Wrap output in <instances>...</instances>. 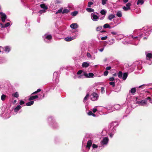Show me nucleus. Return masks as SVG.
Segmentation results:
<instances>
[{"label": "nucleus", "instance_id": "nucleus-49", "mask_svg": "<svg viewBox=\"0 0 152 152\" xmlns=\"http://www.w3.org/2000/svg\"><path fill=\"white\" fill-rule=\"evenodd\" d=\"M101 92L102 94H104V87H101Z\"/></svg>", "mask_w": 152, "mask_h": 152}, {"label": "nucleus", "instance_id": "nucleus-10", "mask_svg": "<svg viewBox=\"0 0 152 152\" xmlns=\"http://www.w3.org/2000/svg\"><path fill=\"white\" fill-rule=\"evenodd\" d=\"M44 97V94H43V95H40V96H38V95H35V96H31L28 98V100L29 101H31L37 98L38 97H39V99H42Z\"/></svg>", "mask_w": 152, "mask_h": 152}, {"label": "nucleus", "instance_id": "nucleus-2", "mask_svg": "<svg viewBox=\"0 0 152 152\" xmlns=\"http://www.w3.org/2000/svg\"><path fill=\"white\" fill-rule=\"evenodd\" d=\"M143 34H141L139 37H133V36H131L130 37L131 41H129L128 38H127L126 40L123 42V43L124 44H131L133 45H138L139 41L140 40L141 37L143 36Z\"/></svg>", "mask_w": 152, "mask_h": 152}, {"label": "nucleus", "instance_id": "nucleus-16", "mask_svg": "<svg viewBox=\"0 0 152 152\" xmlns=\"http://www.w3.org/2000/svg\"><path fill=\"white\" fill-rule=\"evenodd\" d=\"M4 113L3 112L1 114V117L4 118H8L10 117V115L9 113H5L4 114Z\"/></svg>", "mask_w": 152, "mask_h": 152}, {"label": "nucleus", "instance_id": "nucleus-48", "mask_svg": "<svg viewBox=\"0 0 152 152\" xmlns=\"http://www.w3.org/2000/svg\"><path fill=\"white\" fill-rule=\"evenodd\" d=\"M123 9L125 11H127L128 10H129L130 9L129 8L127 7H126L125 6H124L123 7Z\"/></svg>", "mask_w": 152, "mask_h": 152}, {"label": "nucleus", "instance_id": "nucleus-38", "mask_svg": "<svg viewBox=\"0 0 152 152\" xmlns=\"http://www.w3.org/2000/svg\"><path fill=\"white\" fill-rule=\"evenodd\" d=\"M116 15L119 17H121L122 16L121 12L120 11H118L116 13Z\"/></svg>", "mask_w": 152, "mask_h": 152}, {"label": "nucleus", "instance_id": "nucleus-59", "mask_svg": "<svg viewBox=\"0 0 152 152\" xmlns=\"http://www.w3.org/2000/svg\"><path fill=\"white\" fill-rule=\"evenodd\" d=\"M56 3H61V1L58 0H56Z\"/></svg>", "mask_w": 152, "mask_h": 152}, {"label": "nucleus", "instance_id": "nucleus-29", "mask_svg": "<svg viewBox=\"0 0 152 152\" xmlns=\"http://www.w3.org/2000/svg\"><path fill=\"white\" fill-rule=\"evenodd\" d=\"M86 56L88 58H91V59H94L95 58V56H94L93 57H92L91 54L88 52L87 53Z\"/></svg>", "mask_w": 152, "mask_h": 152}, {"label": "nucleus", "instance_id": "nucleus-15", "mask_svg": "<svg viewBox=\"0 0 152 152\" xmlns=\"http://www.w3.org/2000/svg\"><path fill=\"white\" fill-rule=\"evenodd\" d=\"M84 72H83L82 70H79L77 73V75H80V76L78 77V78H84V76L83 74Z\"/></svg>", "mask_w": 152, "mask_h": 152}, {"label": "nucleus", "instance_id": "nucleus-32", "mask_svg": "<svg viewBox=\"0 0 152 152\" xmlns=\"http://www.w3.org/2000/svg\"><path fill=\"white\" fill-rule=\"evenodd\" d=\"M103 28H108L110 29L111 28L110 26L108 23L104 24L103 26Z\"/></svg>", "mask_w": 152, "mask_h": 152}, {"label": "nucleus", "instance_id": "nucleus-52", "mask_svg": "<svg viewBox=\"0 0 152 152\" xmlns=\"http://www.w3.org/2000/svg\"><path fill=\"white\" fill-rule=\"evenodd\" d=\"M107 36L104 37H102L101 38V40H106L107 39Z\"/></svg>", "mask_w": 152, "mask_h": 152}, {"label": "nucleus", "instance_id": "nucleus-33", "mask_svg": "<svg viewBox=\"0 0 152 152\" xmlns=\"http://www.w3.org/2000/svg\"><path fill=\"white\" fill-rule=\"evenodd\" d=\"M89 66V64L86 62H83L82 66L83 67H87Z\"/></svg>", "mask_w": 152, "mask_h": 152}, {"label": "nucleus", "instance_id": "nucleus-11", "mask_svg": "<svg viewBox=\"0 0 152 152\" xmlns=\"http://www.w3.org/2000/svg\"><path fill=\"white\" fill-rule=\"evenodd\" d=\"M59 76L56 72H54L53 74V80H55L56 82L57 83L59 81Z\"/></svg>", "mask_w": 152, "mask_h": 152}, {"label": "nucleus", "instance_id": "nucleus-36", "mask_svg": "<svg viewBox=\"0 0 152 152\" xmlns=\"http://www.w3.org/2000/svg\"><path fill=\"white\" fill-rule=\"evenodd\" d=\"M86 10L89 12H94V9L91 8H86Z\"/></svg>", "mask_w": 152, "mask_h": 152}, {"label": "nucleus", "instance_id": "nucleus-9", "mask_svg": "<svg viewBox=\"0 0 152 152\" xmlns=\"http://www.w3.org/2000/svg\"><path fill=\"white\" fill-rule=\"evenodd\" d=\"M98 95L95 93H94L90 95V99L93 101L96 100L98 99Z\"/></svg>", "mask_w": 152, "mask_h": 152}, {"label": "nucleus", "instance_id": "nucleus-37", "mask_svg": "<svg viewBox=\"0 0 152 152\" xmlns=\"http://www.w3.org/2000/svg\"><path fill=\"white\" fill-rule=\"evenodd\" d=\"M34 101H31L29 102L26 103V105L28 106H31V105H32V104H34Z\"/></svg>", "mask_w": 152, "mask_h": 152}, {"label": "nucleus", "instance_id": "nucleus-7", "mask_svg": "<svg viewBox=\"0 0 152 152\" xmlns=\"http://www.w3.org/2000/svg\"><path fill=\"white\" fill-rule=\"evenodd\" d=\"M118 75L119 78H122L123 80H125L128 76V73L125 72L123 74L122 72L120 71L118 72Z\"/></svg>", "mask_w": 152, "mask_h": 152}, {"label": "nucleus", "instance_id": "nucleus-43", "mask_svg": "<svg viewBox=\"0 0 152 152\" xmlns=\"http://www.w3.org/2000/svg\"><path fill=\"white\" fill-rule=\"evenodd\" d=\"M41 91V89L40 88L38 89L37 91H36L34 92H33L32 94H36L39 92Z\"/></svg>", "mask_w": 152, "mask_h": 152}, {"label": "nucleus", "instance_id": "nucleus-56", "mask_svg": "<svg viewBox=\"0 0 152 152\" xmlns=\"http://www.w3.org/2000/svg\"><path fill=\"white\" fill-rule=\"evenodd\" d=\"M97 110L96 108L94 107V108L92 110V112L94 113H95L97 111Z\"/></svg>", "mask_w": 152, "mask_h": 152}, {"label": "nucleus", "instance_id": "nucleus-54", "mask_svg": "<svg viewBox=\"0 0 152 152\" xmlns=\"http://www.w3.org/2000/svg\"><path fill=\"white\" fill-rule=\"evenodd\" d=\"M107 0H102V4L103 5H104L106 4V2Z\"/></svg>", "mask_w": 152, "mask_h": 152}, {"label": "nucleus", "instance_id": "nucleus-27", "mask_svg": "<svg viewBox=\"0 0 152 152\" xmlns=\"http://www.w3.org/2000/svg\"><path fill=\"white\" fill-rule=\"evenodd\" d=\"M115 17V16L113 14H111L109 15L108 16V19L110 20H111L112 19H114Z\"/></svg>", "mask_w": 152, "mask_h": 152}, {"label": "nucleus", "instance_id": "nucleus-41", "mask_svg": "<svg viewBox=\"0 0 152 152\" xmlns=\"http://www.w3.org/2000/svg\"><path fill=\"white\" fill-rule=\"evenodd\" d=\"M78 12L77 11H75L71 13V15L73 16H76L78 13Z\"/></svg>", "mask_w": 152, "mask_h": 152}, {"label": "nucleus", "instance_id": "nucleus-21", "mask_svg": "<svg viewBox=\"0 0 152 152\" xmlns=\"http://www.w3.org/2000/svg\"><path fill=\"white\" fill-rule=\"evenodd\" d=\"M10 25V23L8 22L5 24L4 25L1 23H0V27L1 28L7 27Z\"/></svg>", "mask_w": 152, "mask_h": 152}, {"label": "nucleus", "instance_id": "nucleus-64", "mask_svg": "<svg viewBox=\"0 0 152 152\" xmlns=\"http://www.w3.org/2000/svg\"><path fill=\"white\" fill-rule=\"evenodd\" d=\"M129 0H123V2L124 3L127 2Z\"/></svg>", "mask_w": 152, "mask_h": 152}, {"label": "nucleus", "instance_id": "nucleus-50", "mask_svg": "<svg viewBox=\"0 0 152 152\" xmlns=\"http://www.w3.org/2000/svg\"><path fill=\"white\" fill-rule=\"evenodd\" d=\"M109 84L113 86V87H114L115 86V84L114 82H111L109 83Z\"/></svg>", "mask_w": 152, "mask_h": 152}, {"label": "nucleus", "instance_id": "nucleus-28", "mask_svg": "<svg viewBox=\"0 0 152 152\" xmlns=\"http://www.w3.org/2000/svg\"><path fill=\"white\" fill-rule=\"evenodd\" d=\"M115 39H112L111 40H109L107 42V43L109 45H112L115 42Z\"/></svg>", "mask_w": 152, "mask_h": 152}, {"label": "nucleus", "instance_id": "nucleus-8", "mask_svg": "<svg viewBox=\"0 0 152 152\" xmlns=\"http://www.w3.org/2000/svg\"><path fill=\"white\" fill-rule=\"evenodd\" d=\"M109 139L108 137H104L102 140L101 143V147H104V146L107 145Z\"/></svg>", "mask_w": 152, "mask_h": 152}, {"label": "nucleus", "instance_id": "nucleus-44", "mask_svg": "<svg viewBox=\"0 0 152 152\" xmlns=\"http://www.w3.org/2000/svg\"><path fill=\"white\" fill-rule=\"evenodd\" d=\"M46 12V11L44 10H40L39 11V15H41L42 13H45Z\"/></svg>", "mask_w": 152, "mask_h": 152}, {"label": "nucleus", "instance_id": "nucleus-23", "mask_svg": "<svg viewBox=\"0 0 152 152\" xmlns=\"http://www.w3.org/2000/svg\"><path fill=\"white\" fill-rule=\"evenodd\" d=\"M70 27L73 29H75L78 27V26L77 23H73L71 25Z\"/></svg>", "mask_w": 152, "mask_h": 152}, {"label": "nucleus", "instance_id": "nucleus-46", "mask_svg": "<svg viewBox=\"0 0 152 152\" xmlns=\"http://www.w3.org/2000/svg\"><path fill=\"white\" fill-rule=\"evenodd\" d=\"M14 96L17 98L19 96V94L18 92H16L13 95Z\"/></svg>", "mask_w": 152, "mask_h": 152}, {"label": "nucleus", "instance_id": "nucleus-47", "mask_svg": "<svg viewBox=\"0 0 152 152\" xmlns=\"http://www.w3.org/2000/svg\"><path fill=\"white\" fill-rule=\"evenodd\" d=\"M102 26H98L96 28V30L97 31H99L102 29Z\"/></svg>", "mask_w": 152, "mask_h": 152}, {"label": "nucleus", "instance_id": "nucleus-42", "mask_svg": "<svg viewBox=\"0 0 152 152\" xmlns=\"http://www.w3.org/2000/svg\"><path fill=\"white\" fill-rule=\"evenodd\" d=\"M6 97V95L4 94H2L1 97V99L2 101H4Z\"/></svg>", "mask_w": 152, "mask_h": 152}, {"label": "nucleus", "instance_id": "nucleus-40", "mask_svg": "<svg viewBox=\"0 0 152 152\" xmlns=\"http://www.w3.org/2000/svg\"><path fill=\"white\" fill-rule=\"evenodd\" d=\"M89 94H87L86 96L84 97L83 100V102H85L87 100L88 97H89Z\"/></svg>", "mask_w": 152, "mask_h": 152}, {"label": "nucleus", "instance_id": "nucleus-5", "mask_svg": "<svg viewBox=\"0 0 152 152\" xmlns=\"http://www.w3.org/2000/svg\"><path fill=\"white\" fill-rule=\"evenodd\" d=\"M48 121L50 124L52 125L53 127L56 128L58 126L57 124L52 117H49L48 119Z\"/></svg>", "mask_w": 152, "mask_h": 152}, {"label": "nucleus", "instance_id": "nucleus-20", "mask_svg": "<svg viewBox=\"0 0 152 152\" xmlns=\"http://www.w3.org/2000/svg\"><path fill=\"white\" fill-rule=\"evenodd\" d=\"M3 49L6 53H8L10 51L11 47L9 46H6L4 47Z\"/></svg>", "mask_w": 152, "mask_h": 152}, {"label": "nucleus", "instance_id": "nucleus-58", "mask_svg": "<svg viewBox=\"0 0 152 152\" xmlns=\"http://www.w3.org/2000/svg\"><path fill=\"white\" fill-rule=\"evenodd\" d=\"M111 69V67L110 66H107L106 68V69L107 71L108 70H109Z\"/></svg>", "mask_w": 152, "mask_h": 152}, {"label": "nucleus", "instance_id": "nucleus-19", "mask_svg": "<svg viewBox=\"0 0 152 152\" xmlns=\"http://www.w3.org/2000/svg\"><path fill=\"white\" fill-rule=\"evenodd\" d=\"M76 38V37H68L64 39L66 41L69 42L75 39Z\"/></svg>", "mask_w": 152, "mask_h": 152}, {"label": "nucleus", "instance_id": "nucleus-57", "mask_svg": "<svg viewBox=\"0 0 152 152\" xmlns=\"http://www.w3.org/2000/svg\"><path fill=\"white\" fill-rule=\"evenodd\" d=\"M114 80V77H112L109 78V80L111 81H112Z\"/></svg>", "mask_w": 152, "mask_h": 152}, {"label": "nucleus", "instance_id": "nucleus-13", "mask_svg": "<svg viewBox=\"0 0 152 152\" xmlns=\"http://www.w3.org/2000/svg\"><path fill=\"white\" fill-rule=\"evenodd\" d=\"M91 17L92 20L95 21H97L99 18V17L93 13H91Z\"/></svg>", "mask_w": 152, "mask_h": 152}, {"label": "nucleus", "instance_id": "nucleus-51", "mask_svg": "<svg viewBox=\"0 0 152 152\" xmlns=\"http://www.w3.org/2000/svg\"><path fill=\"white\" fill-rule=\"evenodd\" d=\"M126 7H128L129 8V9H130V6L131 5V4L130 3H127L126 4Z\"/></svg>", "mask_w": 152, "mask_h": 152}, {"label": "nucleus", "instance_id": "nucleus-61", "mask_svg": "<svg viewBox=\"0 0 152 152\" xmlns=\"http://www.w3.org/2000/svg\"><path fill=\"white\" fill-rule=\"evenodd\" d=\"M111 34L113 35H116L117 34V33L115 32H111Z\"/></svg>", "mask_w": 152, "mask_h": 152}, {"label": "nucleus", "instance_id": "nucleus-34", "mask_svg": "<svg viewBox=\"0 0 152 152\" xmlns=\"http://www.w3.org/2000/svg\"><path fill=\"white\" fill-rule=\"evenodd\" d=\"M144 3V1L143 0H138L137 2V5H142Z\"/></svg>", "mask_w": 152, "mask_h": 152}, {"label": "nucleus", "instance_id": "nucleus-35", "mask_svg": "<svg viewBox=\"0 0 152 152\" xmlns=\"http://www.w3.org/2000/svg\"><path fill=\"white\" fill-rule=\"evenodd\" d=\"M87 114L89 115H92L93 117H95L96 115L94 114L91 111H89L87 113Z\"/></svg>", "mask_w": 152, "mask_h": 152}, {"label": "nucleus", "instance_id": "nucleus-22", "mask_svg": "<svg viewBox=\"0 0 152 152\" xmlns=\"http://www.w3.org/2000/svg\"><path fill=\"white\" fill-rule=\"evenodd\" d=\"M100 13L102 15H104L103 17L100 18V20H102L104 18L105 15L106 13V11L104 10H102L101 11Z\"/></svg>", "mask_w": 152, "mask_h": 152}, {"label": "nucleus", "instance_id": "nucleus-31", "mask_svg": "<svg viewBox=\"0 0 152 152\" xmlns=\"http://www.w3.org/2000/svg\"><path fill=\"white\" fill-rule=\"evenodd\" d=\"M69 12L70 10H69L66 8H64L63 10V9L62 14L68 13Z\"/></svg>", "mask_w": 152, "mask_h": 152}, {"label": "nucleus", "instance_id": "nucleus-26", "mask_svg": "<svg viewBox=\"0 0 152 152\" xmlns=\"http://www.w3.org/2000/svg\"><path fill=\"white\" fill-rule=\"evenodd\" d=\"M136 91V89L135 88H132L129 91V93H131L133 95H134Z\"/></svg>", "mask_w": 152, "mask_h": 152}, {"label": "nucleus", "instance_id": "nucleus-55", "mask_svg": "<svg viewBox=\"0 0 152 152\" xmlns=\"http://www.w3.org/2000/svg\"><path fill=\"white\" fill-rule=\"evenodd\" d=\"M25 103V102L24 101H23L22 100H21L20 101V105H22L23 104H24Z\"/></svg>", "mask_w": 152, "mask_h": 152}, {"label": "nucleus", "instance_id": "nucleus-45", "mask_svg": "<svg viewBox=\"0 0 152 152\" xmlns=\"http://www.w3.org/2000/svg\"><path fill=\"white\" fill-rule=\"evenodd\" d=\"M93 4V3L91 1H89L88 3V7H91V5Z\"/></svg>", "mask_w": 152, "mask_h": 152}, {"label": "nucleus", "instance_id": "nucleus-14", "mask_svg": "<svg viewBox=\"0 0 152 152\" xmlns=\"http://www.w3.org/2000/svg\"><path fill=\"white\" fill-rule=\"evenodd\" d=\"M83 74L84 75V77H86V78H90V77H93L94 76V74L92 73H89L88 74L86 72H84Z\"/></svg>", "mask_w": 152, "mask_h": 152}, {"label": "nucleus", "instance_id": "nucleus-63", "mask_svg": "<svg viewBox=\"0 0 152 152\" xmlns=\"http://www.w3.org/2000/svg\"><path fill=\"white\" fill-rule=\"evenodd\" d=\"M146 100H151V98L150 97H148L146 99Z\"/></svg>", "mask_w": 152, "mask_h": 152}, {"label": "nucleus", "instance_id": "nucleus-25", "mask_svg": "<svg viewBox=\"0 0 152 152\" xmlns=\"http://www.w3.org/2000/svg\"><path fill=\"white\" fill-rule=\"evenodd\" d=\"M114 108L116 110H119L122 108L121 105L119 104H115L114 105Z\"/></svg>", "mask_w": 152, "mask_h": 152}, {"label": "nucleus", "instance_id": "nucleus-18", "mask_svg": "<svg viewBox=\"0 0 152 152\" xmlns=\"http://www.w3.org/2000/svg\"><path fill=\"white\" fill-rule=\"evenodd\" d=\"M146 58L148 60H150L152 58V54L151 53L145 52Z\"/></svg>", "mask_w": 152, "mask_h": 152}, {"label": "nucleus", "instance_id": "nucleus-24", "mask_svg": "<svg viewBox=\"0 0 152 152\" xmlns=\"http://www.w3.org/2000/svg\"><path fill=\"white\" fill-rule=\"evenodd\" d=\"M21 108V106L20 105H18L14 108V111L16 113V114Z\"/></svg>", "mask_w": 152, "mask_h": 152}, {"label": "nucleus", "instance_id": "nucleus-30", "mask_svg": "<svg viewBox=\"0 0 152 152\" xmlns=\"http://www.w3.org/2000/svg\"><path fill=\"white\" fill-rule=\"evenodd\" d=\"M40 6L44 10H46L48 9V7L45 5V4H42L40 5Z\"/></svg>", "mask_w": 152, "mask_h": 152}, {"label": "nucleus", "instance_id": "nucleus-53", "mask_svg": "<svg viewBox=\"0 0 152 152\" xmlns=\"http://www.w3.org/2000/svg\"><path fill=\"white\" fill-rule=\"evenodd\" d=\"M108 73V72L107 70L104 71V75L105 76H107Z\"/></svg>", "mask_w": 152, "mask_h": 152}, {"label": "nucleus", "instance_id": "nucleus-4", "mask_svg": "<svg viewBox=\"0 0 152 152\" xmlns=\"http://www.w3.org/2000/svg\"><path fill=\"white\" fill-rule=\"evenodd\" d=\"M142 62L141 61H136L134 62L132 65L131 67L133 69L132 71H133L135 69L140 70L142 68Z\"/></svg>", "mask_w": 152, "mask_h": 152}, {"label": "nucleus", "instance_id": "nucleus-62", "mask_svg": "<svg viewBox=\"0 0 152 152\" xmlns=\"http://www.w3.org/2000/svg\"><path fill=\"white\" fill-rule=\"evenodd\" d=\"M104 49V48H101V49H99V50L100 52H102V51H103Z\"/></svg>", "mask_w": 152, "mask_h": 152}, {"label": "nucleus", "instance_id": "nucleus-39", "mask_svg": "<svg viewBox=\"0 0 152 152\" xmlns=\"http://www.w3.org/2000/svg\"><path fill=\"white\" fill-rule=\"evenodd\" d=\"M63 8L61 7L60 9L58 10V11L56 12V14H57L58 13H62V11H63Z\"/></svg>", "mask_w": 152, "mask_h": 152}, {"label": "nucleus", "instance_id": "nucleus-6", "mask_svg": "<svg viewBox=\"0 0 152 152\" xmlns=\"http://www.w3.org/2000/svg\"><path fill=\"white\" fill-rule=\"evenodd\" d=\"M43 37L44 41L48 43L50 42L52 39V36L49 33L45 34L43 36Z\"/></svg>", "mask_w": 152, "mask_h": 152}, {"label": "nucleus", "instance_id": "nucleus-12", "mask_svg": "<svg viewBox=\"0 0 152 152\" xmlns=\"http://www.w3.org/2000/svg\"><path fill=\"white\" fill-rule=\"evenodd\" d=\"M137 103L142 106H145L147 104L146 100H142L137 102Z\"/></svg>", "mask_w": 152, "mask_h": 152}, {"label": "nucleus", "instance_id": "nucleus-1", "mask_svg": "<svg viewBox=\"0 0 152 152\" xmlns=\"http://www.w3.org/2000/svg\"><path fill=\"white\" fill-rule=\"evenodd\" d=\"M93 137L92 134H87L86 135V137L84 138V139L83 141L88 140L87 144L86 146V148H88V151L90 148V147L92 145V152H97V151L95 149L97 148H98V145H96L94 143L93 144Z\"/></svg>", "mask_w": 152, "mask_h": 152}, {"label": "nucleus", "instance_id": "nucleus-17", "mask_svg": "<svg viewBox=\"0 0 152 152\" xmlns=\"http://www.w3.org/2000/svg\"><path fill=\"white\" fill-rule=\"evenodd\" d=\"M0 14L1 15V19L2 21L4 22L5 21V20L7 18V16L5 14L3 13L2 12H0Z\"/></svg>", "mask_w": 152, "mask_h": 152}, {"label": "nucleus", "instance_id": "nucleus-3", "mask_svg": "<svg viewBox=\"0 0 152 152\" xmlns=\"http://www.w3.org/2000/svg\"><path fill=\"white\" fill-rule=\"evenodd\" d=\"M118 126L117 123L114 122L111 123L110 126V130L111 131L110 136L112 137L114 134L115 131L116 130V127Z\"/></svg>", "mask_w": 152, "mask_h": 152}, {"label": "nucleus", "instance_id": "nucleus-60", "mask_svg": "<svg viewBox=\"0 0 152 152\" xmlns=\"http://www.w3.org/2000/svg\"><path fill=\"white\" fill-rule=\"evenodd\" d=\"M146 86V85H145V84H143V85H142L141 86H140L139 87V88H142V87H145V86Z\"/></svg>", "mask_w": 152, "mask_h": 152}]
</instances>
